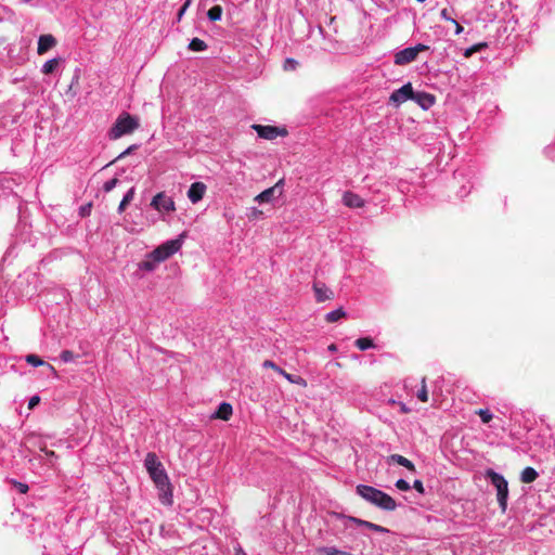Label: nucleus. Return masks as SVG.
<instances>
[{
  "mask_svg": "<svg viewBox=\"0 0 555 555\" xmlns=\"http://www.w3.org/2000/svg\"><path fill=\"white\" fill-rule=\"evenodd\" d=\"M145 468L150 474V477L154 481L156 488L163 493L162 502L171 503V490L168 476L164 469L163 464L158 461L156 454L147 453L144 461Z\"/></svg>",
  "mask_w": 555,
  "mask_h": 555,
  "instance_id": "f257e3e1",
  "label": "nucleus"
},
{
  "mask_svg": "<svg viewBox=\"0 0 555 555\" xmlns=\"http://www.w3.org/2000/svg\"><path fill=\"white\" fill-rule=\"evenodd\" d=\"M356 492L363 500L384 511H395L397 508L396 501L389 494L372 486L359 485Z\"/></svg>",
  "mask_w": 555,
  "mask_h": 555,
  "instance_id": "f03ea898",
  "label": "nucleus"
},
{
  "mask_svg": "<svg viewBox=\"0 0 555 555\" xmlns=\"http://www.w3.org/2000/svg\"><path fill=\"white\" fill-rule=\"evenodd\" d=\"M140 126L138 117L130 115L129 113H121L114 125L108 131V138L111 140H117L124 135L132 133Z\"/></svg>",
  "mask_w": 555,
  "mask_h": 555,
  "instance_id": "7ed1b4c3",
  "label": "nucleus"
},
{
  "mask_svg": "<svg viewBox=\"0 0 555 555\" xmlns=\"http://www.w3.org/2000/svg\"><path fill=\"white\" fill-rule=\"evenodd\" d=\"M486 478L490 480L491 485L496 490V499L501 511L504 513L507 508V500H508V482L505 477L496 473L495 470L489 468L485 474Z\"/></svg>",
  "mask_w": 555,
  "mask_h": 555,
  "instance_id": "20e7f679",
  "label": "nucleus"
},
{
  "mask_svg": "<svg viewBox=\"0 0 555 555\" xmlns=\"http://www.w3.org/2000/svg\"><path fill=\"white\" fill-rule=\"evenodd\" d=\"M429 46L417 43L414 47H408L398 51L393 56V63L402 66L412 63L416 60L420 52L429 50Z\"/></svg>",
  "mask_w": 555,
  "mask_h": 555,
  "instance_id": "39448f33",
  "label": "nucleus"
},
{
  "mask_svg": "<svg viewBox=\"0 0 555 555\" xmlns=\"http://www.w3.org/2000/svg\"><path fill=\"white\" fill-rule=\"evenodd\" d=\"M181 238L167 241L152 251V257L155 258L156 261L163 262L176 254L181 248Z\"/></svg>",
  "mask_w": 555,
  "mask_h": 555,
  "instance_id": "423d86ee",
  "label": "nucleus"
},
{
  "mask_svg": "<svg viewBox=\"0 0 555 555\" xmlns=\"http://www.w3.org/2000/svg\"><path fill=\"white\" fill-rule=\"evenodd\" d=\"M151 206L158 212H172L176 210L175 201L165 192L157 193L152 198Z\"/></svg>",
  "mask_w": 555,
  "mask_h": 555,
  "instance_id": "0eeeda50",
  "label": "nucleus"
},
{
  "mask_svg": "<svg viewBox=\"0 0 555 555\" xmlns=\"http://www.w3.org/2000/svg\"><path fill=\"white\" fill-rule=\"evenodd\" d=\"M251 128L257 132L259 138L266 140H274L278 137H285L287 134V131L284 128L275 126H262L255 124Z\"/></svg>",
  "mask_w": 555,
  "mask_h": 555,
  "instance_id": "6e6552de",
  "label": "nucleus"
},
{
  "mask_svg": "<svg viewBox=\"0 0 555 555\" xmlns=\"http://www.w3.org/2000/svg\"><path fill=\"white\" fill-rule=\"evenodd\" d=\"M414 95V90L411 82L403 85L401 88L395 90L390 96L389 102L395 106H400L402 103L408 100H412Z\"/></svg>",
  "mask_w": 555,
  "mask_h": 555,
  "instance_id": "1a4fd4ad",
  "label": "nucleus"
},
{
  "mask_svg": "<svg viewBox=\"0 0 555 555\" xmlns=\"http://www.w3.org/2000/svg\"><path fill=\"white\" fill-rule=\"evenodd\" d=\"M207 186L203 182H194L188 190V198L192 204L201 202L206 193Z\"/></svg>",
  "mask_w": 555,
  "mask_h": 555,
  "instance_id": "9d476101",
  "label": "nucleus"
},
{
  "mask_svg": "<svg viewBox=\"0 0 555 555\" xmlns=\"http://www.w3.org/2000/svg\"><path fill=\"white\" fill-rule=\"evenodd\" d=\"M57 41L55 37L51 34L41 35L38 38L37 53L39 55L46 54L49 50L53 49L56 46Z\"/></svg>",
  "mask_w": 555,
  "mask_h": 555,
  "instance_id": "9b49d317",
  "label": "nucleus"
},
{
  "mask_svg": "<svg viewBox=\"0 0 555 555\" xmlns=\"http://www.w3.org/2000/svg\"><path fill=\"white\" fill-rule=\"evenodd\" d=\"M313 291L318 302H324L334 297L333 292L324 283L321 282H315L313 284Z\"/></svg>",
  "mask_w": 555,
  "mask_h": 555,
  "instance_id": "f8f14e48",
  "label": "nucleus"
},
{
  "mask_svg": "<svg viewBox=\"0 0 555 555\" xmlns=\"http://www.w3.org/2000/svg\"><path fill=\"white\" fill-rule=\"evenodd\" d=\"M263 366L264 367H270V369H273L275 372H278L279 374H281L282 376H284L289 383L292 384H305V380L299 377V376H294L292 374H288L287 372H285L283 369H281L280 366H278L273 361L271 360H266L263 362Z\"/></svg>",
  "mask_w": 555,
  "mask_h": 555,
  "instance_id": "ddd939ff",
  "label": "nucleus"
},
{
  "mask_svg": "<svg viewBox=\"0 0 555 555\" xmlns=\"http://www.w3.org/2000/svg\"><path fill=\"white\" fill-rule=\"evenodd\" d=\"M343 204L349 208H361L364 206V201L358 194L346 191L343 194Z\"/></svg>",
  "mask_w": 555,
  "mask_h": 555,
  "instance_id": "4468645a",
  "label": "nucleus"
},
{
  "mask_svg": "<svg viewBox=\"0 0 555 555\" xmlns=\"http://www.w3.org/2000/svg\"><path fill=\"white\" fill-rule=\"evenodd\" d=\"M345 519L348 521V522H352L357 526H360V527H365L370 530H373L375 532H380V533H386L388 532V529H386L385 527H382L379 525H376V524H373V522H370L367 520H363V519H360V518H357V517H352V516H349V517H345Z\"/></svg>",
  "mask_w": 555,
  "mask_h": 555,
  "instance_id": "2eb2a0df",
  "label": "nucleus"
},
{
  "mask_svg": "<svg viewBox=\"0 0 555 555\" xmlns=\"http://www.w3.org/2000/svg\"><path fill=\"white\" fill-rule=\"evenodd\" d=\"M412 100L423 109H428L435 104V96L427 92H414Z\"/></svg>",
  "mask_w": 555,
  "mask_h": 555,
  "instance_id": "dca6fc26",
  "label": "nucleus"
},
{
  "mask_svg": "<svg viewBox=\"0 0 555 555\" xmlns=\"http://www.w3.org/2000/svg\"><path fill=\"white\" fill-rule=\"evenodd\" d=\"M283 183L282 180H280L272 188H269V189H266L264 191H262L261 193H259L256 197H255V202L259 203V204H262V203H270L274 197H275V193H276V190Z\"/></svg>",
  "mask_w": 555,
  "mask_h": 555,
  "instance_id": "f3484780",
  "label": "nucleus"
},
{
  "mask_svg": "<svg viewBox=\"0 0 555 555\" xmlns=\"http://www.w3.org/2000/svg\"><path fill=\"white\" fill-rule=\"evenodd\" d=\"M232 412V405L228 402H222L219 404L218 410L214 414V417L228 421L231 417Z\"/></svg>",
  "mask_w": 555,
  "mask_h": 555,
  "instance_id": "a211bd4d",
  "label": "nucleus"
},
{
  "mask_svg": "<svg viewBox=\"0 0 555 555\" xmlns=\"http://www.w3.org/2000/svg\"><path fill=\"white\" fill-rule=\"evenodd\" d=\"M538 477H539L538 472L533 467H530V466L524 468L520 474V480L524 483H531V482L535 481Z\"/></svg>",
  "mask_w": 555,
  "mask_h": 555,
  "instance_id": "6ab92c4d",
  "label": "nucleus"
},
{
  "mask_svg": "<svg viewBox=\"0 0 555 555\" xmlns=\"http://www.w3.org/2000/svg\"><path fill=\"white\" fill-rule=\"evenodd\" d=\"M160 263L156 261L155 258L152 257V251L146 256V258L139 263V269L147 272H152L156 269L157 264Z\"/></svg>",
  "mask_w": 555,
  "mask_h": 555,
  "instance_id": "aec40b11",
  "label": "nucleus"
},
{
  "mask_svg": "<svg viewBox=\"0 0 555 555\" xmlns=\"http://www.w3.org/2000/svg\"><path fill=\"white\" fill-rule=\"evenodd\" d=\"M61 62H62L61 57H54V59L48 60L42 65L41 73L44 75L52 74L57 68V66L60 65Z\"/></svg>",
  "mask_w": 555,
  "mask_h": 555,
  "instance_id": "412c9836",
  "label": "nucleus"
},
{
  "mask_svg": "<svg viewBox=\"0 0 555 555\" xmlns=\"http://www.w3.org/2000/svg\"><path fill=\"white\" fill-rule=\"evenodd\" d=\"M319 555H353L349 552L340 551L334 546H322L318 548Z\"/></svg>",
  "mask_w": 555,
  "mask_h": 555,
  "instance_id": "4be33fe9",
  "label": "nucleus"
},
{
  "mask_svg": "<svg viewBox=\"0 0 555 555\" xmlns=\"http://www.w3.org/2000/svg\"><path fill=\"white\" fill-rule=\"evenodd\" d=\"M134 197V188H130L127 193L124 195L119 206H118V212L121 214L127 205L133 199Z\"/></svg>",
  "mask_w": 555,
  "mask_h": 555,
  "instance_id": "5701e85b",
  "label": "nucleus"
},
{
  "mask_svg": "<svg viewBox=\"0 0 555 555\" xmlns=\"http://www.w3.org/2000/svg\"><path fill=\"white\" fill-rule=\"evenodd\" d=\"M189 49L195 52H201L207 49V44L199 38H193L189 43Z\"/></svg>",
  "mask_w": 555,
  "mask_h": 555,
  "instance_id": "b1692460",
  "label": "nucleus"
},
{
  "mask_svg": "<svg viewBox=\"0 0 555 555\" xmlns=\"http://www.w3.org/2000/svg\"><path fill=\"white\" fill-rule=\"evenodd\" d=\"M346 315V312L343 308H338L336 310H333L325 315V320L330 323L336 322L344 318Z\"/></svg>",
  "mask_w": 555,
  "mask_h": 555,
  "instance_id": "393cba45",
  "label": "nucleus"
},
{
  "mask_svg": "<svg viewBox=\"0 0 555 555\" xmlns=\"http://www.w3.org/2000/svg\"><path fill=\"white\" fill-rule=\"evenodd\" d=\"M354 345L362 351L367 350L370 348H374L375 345L373 340L370 337H361L358 338L354 343Z\"/></svg>",
  "mask_w": 555,
  "mask_h": 555,
  "instance_id": "a878e982",
  "label": "nucleus"
},
{
  "mask_svg": "<svg viewBox=\"0 0 555 555\" xmlns=\"http://www.w3.org/2000/svg\"><path fill=\"white\" fill-rule=\"evenodd\" d=\"M222 8L220 5H214L207 12V16L211 22H216L221 20L222 16Z\"/></svg>",
  "mask_w": 555,
  "mask_h": 555,
  "instance_id": "bb28decb",
  "label": "nucleus"
},
{
  "mask_svg": "<svg viewBox=\"0 0 555 555\" xmlns=\"http://www.w3.org/2000/svg\"><path fill=\"white\" fill-rule=\"evenodd\" d=\"M485 48H487V43H485V42L476 43V44L465 49L463 55H464V57L468 59L474 53L479 52Z\"/></svg>",
  "mask_w": 555,
  "mask_h": 555,
  "instance_id": "cd10ccee",
  "label": "nucleus"
},
{
  "mask_svg": "<svg viewBox=\"0 0 555 555\" xmlns=\"http://www.w3.org/2000/svg\"><path fill=\"white\" fill-rule=\"evenodd\" d=\"M476 414L481 418V422L488 424L492 421L493 414L489 409H479Z\"/></svg>",
  "mask_w": 555,
  "mask_h": 555,
  "instance_id": "c85d7f7f",
  "label": "nucleus"
},
{
  "mask_svg": "<svg viewBox=\"0 0 555 555\" xmlns=\"http://www.w3.org/2000/svg\"><path fill=\"white\" fill-rule=\"evenodd\" d=\"M416 397L422 402H427L428 401V391H427V387H426V379H425V377L422 378V387L417 391Z\"/></svg>",
  "mask_w": 555,
  "mask_h": 555,
  "instance_id": "c756f323",
  "label": "nucleus"
},
{
  "mask_svg": "<svg viewBox=\"0 0 555 555\" xmlns=\"http://www.w3.org/2000/svg\"><path fill=\"white\" fill-rule=\"evenodd\" d=\"M77 358L78 356L70 350H63L60 354V359L64 363L74 362Z\"/></svg>",
  "mask_w": 555,
  "mask_h": 555,
  "instance_id": "7c9ffc66",
  "label": "nucleus"
},
{
  "mask_svg": "<svg viewBox=\"0 0 555 555\" xmlns=\"http://www.w3.org/2000/svg\"><path fill=\"white\" fill-rule=\"evenodd\" d=\"M25 360L28 364L33 366H41L46 364V362L36 354H27Z\"/></svg>",
  "mask_w": 555,
  "mask_h": 555,
  "instance_id": "2f4dec72",
  "label": "nucleus"
},
{
  "mask_svg": "<svg viewBox=\"0 0 555 555\" xmlns=\"http://www.w3.org/2000/svg\"><path fill=\"white\" fill-rule=\"evenodd\" d=\"M406 457L400 454H391L387 457L388 463H396L398 465L403 466V464L406 462Z\"/></svg>",
  "mask_w": 555,
  "mask_h": 555,
  "instance_id": "473e14b6",
  "label": "nucleus"
},
{
  "mask_svg": "<svg viewBox=\"0 0 555 555\" xmlns=\"http://www.w3.org/2000/svg\"><path fill=\"white\" fill-rule=\"evenodd\" d=\"M119 180L117 178H113L108 181H106L104 184H103V191L105 193H108L111 192L113 189L116 188V185L118 184Z\"/></svg>",
  "mask_w": 555,
  "mask_h": 555,
  "instance_id": "72a5a7b5",
  "label": "nucleus"
},
{
  "mask_svg": "<svg viewBox=\"0 0 555 555\" xmlns=\"http://www.w3.org/2000/svg\"><path fill=\"white\" fill-rule=\"evenodd\" d=\"M396 488L400 491H409L411 489V486L406 480L398 479L396 481Z\"/></svg>",
  "mask_w": 555,
  "mask_h": 555,
  "instance_id": "f704fd0d",
  "label": "nucleus"
},
{
  "mask_svg": "<svg viewBox=\"0 0 555 555\" xmlns=\"http://www.w3.org/2000/svg\"><path fill=\"white\" fill-rule=\"evenodd\" d=\"M191 3H192L191 0H185L183 5L179 9L178 14H177L178 21H181L182 16L185 14V12L189 9V7L191 5Z\"/></svg>",
  "mask_w": 555,
  "mask_h": 555,
  "instance_id": "c9c22d12",
  "label": "nucleus"
},
{
  "mask_svg": "<svg viewBox=\"0 0 555 555\" xmlns=\"http://www.w3.org/2000/svg\"><path fill=\"white\" fill-rule=\"evenodd\" d=\"M440 16L444 21L455 23L454 17L452 16V14L450 13V11L448 9H442L440 12Z\"/></svg>",
  "mask_w": 555,
  "mask_h": 555,
  "instance_id": "e433bc0d",
  "label": "nucleus"
},
{
  "mask_svg": "<svg viewBox=\"0 0 555 555\" xmlns=\"http://www.w3.org/2000/svg\"><path fill=\"white\" fill-rule=\"evenodd\" d=\"M413 488H414V489H415L420 494H424V493H425L424 485H423V482H422L420 479L414 480V482H413Z\"/></svg>",
  "mask_w": 555,
  "mask_h": 555,
  "instance_id": "4c0bfd02",
  "label": "nucleus"
},
{
  "mask_svg": "<svg viewBox=\"0 0 555 555\" xmlns=\"http://www.w3.org/2000/svg\"><path fill=\"white\" fill-rule=\"evenodd\" d=\"M545 153H546L547 157L555 160V142L545 149Z\"/></svg>",
  "mask_w": 555,
  "mask_h": 555,
  "instance_id": "58836bf2",
  "label": "nucleus"
},
{
  "mask_svg": "<svg viewBox=\"0 0 555 555\" xmlns=\"http://www.w3.org/2000/svg\"><path fill=\"white\" fill-rule=\"evenodd\" d=\"M41 451H43V452L46 453V455H47V457H48V463H49V465H51V466H52V465H53V463H52V457H54V456H55V453H54L53 451H49V450H47V449H44V448H41Z\"/></svg>",
  "mask_w": 555,
  "mask_h": 555,
  "instance_id": "ea45409f",
  "label": "nucleus"
},
{
  "mask_svg": "<svg viewBox=\"0 0 555 555\" xmlns=\"http://www.w3.org/2000/svg\"><path fill=\"white\" fill-rule=\"evenodd\" d=\"M40 401V398L38 396H34L29 399V402H28V408L29 409H33L35 408Z\"/></svg>",
  "mask_w": 555,
  "mask_h": 555,
  "instance_id": "a19ab883",
  "label": "nucleus"
},
{
  "mask_svg": "<svg viewBox=\"0 0 555 555\" xmlns=\"http://www.w3.org/2000/svg\"><path fill=\"white\" fill-rule=\"evenodd\" d=\"M403 467H405L408 470H410L412 473H415V470H416L415 465L409 459L403 464Z\"/></svg>",
  "mask_w": 555,
  "mask_h": 555,
  "instance_id": "79ce46f5",
  "label": "nucleus"
},
{
  "mask_svg": "<svg viewBox=\"0 0 555 555\" xmlns=\"http://www.w3.org/2000/svg\"><path fill=\"white\" fill-rule=\"evenodd\" d=\"M297 65V62L293 59H287L286 60V65H285V68H291V69H294Z\"/></svg>",
  "mask_w": 555,
  "mask_h": 555,
  "instance_id": "37998d69",
  "label": "nucleus"
},
{
  "mask_svg": "<svg viewBox=\"0 0 555 555\" xmlns=\"http://www.w3.org/2000/svg\"><path fill=\"white\" fill-rule=\"evenodd\" d=\"M452 24L455 27V29H454L455 35H460L463 33V30H464L463 26H461L456 21H455V23H452Z\"/></svg>",
  "mask_w": 555,
  "mask_h": 555,
  "instance_id": "c03bdc74",
  "label": "nucleus"
},
{
  "mask_svg": "<svg viewBox=\"0 0 555 555\" xmlns=\"http://www.w3.org/2000/svg\"><path fill=\"white\" fill-rule=\"evenodd\" d=\"M134 149H135V145H131V146H129L125 152H122V153L118 156V158H121V157H124V156H126V155L130 154V153H131V151H132V150H134Z\"/></svg>",
  "mask_w": 555,
  "mask_h": 555,
  "instance_id": "a18cd8bd",
  "label": "nucleus"
},
{
  "mask_svg": "<svg viewBox=\"0 0 555 555\" xmlns=\"http://www.w3.org/2000/svg\"><path fill=\"white\" fill-rule=\"evenodd\" d=\"M18 490L21 493H26L28 491V486L25 483H18Z\"/></svg>",
  "mask_w": 555,
  "mask_h": 555,
  "instance_id": "49530a36",
  "label": "nucleus"
},
{
  "mask_svg": "<svg viewBox=\"0 0 555 555\" xmlns=\"http://www.w3.org/2000/svg\"><path fill=\"white\" fill-rule=\"evenodd\" d=\"M44 366L48 369V372H51L53 375L56 376V371L51 364L46 363Z\"/></svg>",
  "mask_w": 555,
  "mask_h": 555,
  "instance_id": "de8ad7c7",
  "label": "nucleus"
},
{
  "mask_svg": "<svg viewBox=\"0 0 555 555\" xmlns=\"http://www.w3.org/2000/svg\"><path fill=\"white\" fill-rule=\"evenodd\" d=\"M328 350L332 351V352L336 351L337 350L336 345H334V344L330 345L328 346Z\"/></svg>",
  "mask_w": 555,
  "mask_h": 555,
  "instance_id": "09e8293b",
  "label": "nucleus"
},
{
  "mask_svg": "<svg viewBox=\"0 0 555 555\" xmlns=\"http://www.w3.org/2000/svg\"><path fill=\"white\" fill-rule=\"evenodd\" d=\"M236 555H245V553H244V551L241 547H238L236 550Z\"/></svg>",
  "mask_w": 555,
  "mask_h": 555,
  "instance_id": "8fccbe9b",
  "label": "nucleus"
}]
</instances>
